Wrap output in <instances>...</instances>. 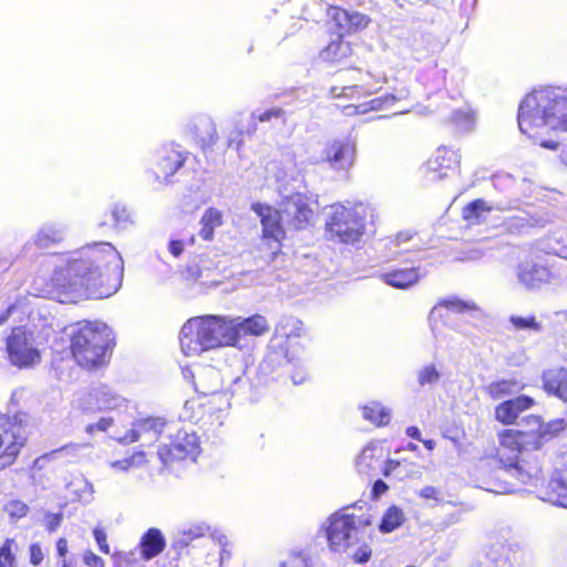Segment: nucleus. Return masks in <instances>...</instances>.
I'll use <instances>...</instances> for the list:
<instances>
[{
    "instance_id": "obj_1",
    "label": "nucleus",
    "mask_w": 567,
    "mask_h": 567,
    "mask_svg": "<svg viewBox=\"0 0 567 567\" xmlns=\"http://www.w3.org/2000/svg\"><path fill=\"white\" fill-rule=\"evenodd\" d=\"M123 261L110 243L86 245L56 266L43 285L47 297L76 303L92 293L110 296L122 282Z\"/></svg>"
},
{
    "instance_id": "obj_2",
    "label": "nucleus",
    "mask_w": 567,
    "mask_h": 567,
    "mask_svg": "<svg viewBox=\"0 0 567 567\" xmlns=\"http://www.w3.org/2000/svg\"><path fill=\"white\" fill-rule=\"evenodd\" d=\"M270 329L267 318L255 313L247 318L220 315L192 317L182 326L179 343L184 354L237 347L244 337H260Z\"/></svg>"
},
{
    "instance_id": "obj_3",
    "label": "nucleus",
    "mask_w": 567,
    "mask_h": 567,
    "mask_svg": "<svg viewBox=\"0 0 567 567\" xmlns=\"http://www.w3.org/2000/svg\"><path fill=\"white\" fill-rule=\"evenodd\" d=\"M317 206L316 200L301 192H293L284 196L279 208L267 203H252L250 209L259 218L261 226L260 256L268 261H274L281 255L284 241L287 238L284 216L289 229L302 231L316 224Z\"/></svg>"
},
{
    "instance_id": "obj_4",
    "label": "nucleus",
    "mask_w": 567,
    "mask_h": 567,
    "mask_svg": "<svg viewBox=\"0 0 567 567\" xmlns=\"http://www.w3.org/2000/svg\"><path fill=\"white\" fill-rule=\"evenodd\" d=\"M517 121L520 132L535 141L544 126L567 132V89L547 85L533 90L522 100Z\"/></svg>"
},
{
    "instance_id": "obj_5",
    "label": "nucleus",
    "mask_w": 567,
    "mask_h": 567,
    "mask_svg": "<svg viewBox=\"0 0 567 567\" xmlns=\"http://www.w3.org/2000/svg\"><path fill=\"white\" fill-rule=\"evenodd\" d=\"M369 525V519L353 514H332L324 527L330 550L347 554L355 563H367L371 557L365 542Z\"/></svg>"
},
{
    "instance_id": "obj_6",
    "label": "nucleus",
    "mask_w": 567,
    "mask_h": 567,
    "mask_svg": "<svg viewBox=\"0 0 567 567\" xmlns=\"http://www.w3.org/2000/svg\"><path fill=\"white\" fill-rule=\"evenodd\" d=\"M367 210L362 204H333L324 224L331 240L346 245L358 243L365 233Z\"/></svg>"
},
{
    "instance_id": "obj_7",
    "label": "nucleus",
    "mask_w": 567,
    "mask_h": 567,
    "mask_svg": "<svg viewBox=\"0 0 567 567\" xmlns=\"http://www.w3.org/2000/svg\"><path fill=\"white\" fill-rule=\"evenodd\" d=\"M181 369L184 378L190 381L197 392L205 395H212V403L217 404V413L210 415L209 429L215 431L219 429L226 419V411L229 408V399L226 393L219 392L221 378L219 372L213 367H204L197 362L182 364Z\"/></svg>"
},
{
    "instance_id": "obj_8",
    "label": "nucleus",
    "mask_w": 567,
    "mask_h": 567,
    "mask_svg": "<svg viewBox=\"0 0 567 567\" xmlns=\"http://www.w3.org/2000/svg\"><path fill=\"white\" fill-rule=\"evenodd\" d=\"M25 440L22 421L0 413V471L14 462Z\"/></svg>"
},
{
    "instance_id": "obj_9",
    "label": "nucleus",
    "mask_w": 567,
    "mask_h": 567,
    "mask_svg": "<svg viewBox=\"0 0 567 567\" xmlns=\"http://www.w3.org/2000/svg\"><path fill=\"white\" fill-rule=\"evenodd\" d=\"M125 399L106 385H99L89 391L79 393L72 402L75 411L95 413L105 410H115L123 406Z\"/></svg>"
},
{
    "instance_id": "obj_10",
    "label": "nucleus",
    "mask_w": 567,
    "mask_h": 567,
    "mask_svg": "<svg viewBox=\"0 0 567 567\" xmlns=\"http://www.w3.org/2000/svg\"><path fill=\"white\" fill-rule=\"evenodd\" d=\"M169 443L163 444L157 454L164 465H169L175 461L194 457L198 450V437L193 432L176 429L173 423L172 432H167Z\"/></svg>"
},
{
    "instance_id": "obj_11",
    "label": "nucleus",
    "mask_w": 567,
    "mask_h": 567,
    "mask_svg": "<svg viewBox=\"0 0 567 567\" xmlns=\"http://www.w3.org/2000/svg\"><path fill=\"white\" fill-rule=\"evenodd\" d=\"M357 158V143L351 137L328 141L322 150V162L331 169L348 174Z\"/></svg>"
},
{
    "instance_id": "obj_12",
    "label": "nucleus",
    "mask_w": 567,
    "mask_h": 567,
    "mask_svg": "<svg viewBox=\"0 0 567 567\" xmlns=\"http://www.w3.org/2000/svg\"><path fill=\"white\" fill-rule=\"evenodd\" d=\"M486 559L491 567H526L527 553L518 542L496 540L488 546Z\"/></svg>"
},
{
    "instance_id": "obj_13",
    "label": "nucleus",
    "mask_w": 567,
    "mask_h": 567,
    "mask_svg": "<svg viewBox=\"0 0 567 567\" xmlns=\"http://www.w3.org/2000/svg\"><path fill=\"white\" fill-rule=\"evenodd\" d=\"M461 155L458 151L447 146H439L424 164L425 173L435 181H440L458 172Z\"/></svg>"
},
{
    "instance_id": "obj_14",
    "label": "nucleus",
    "mask_w": 567,
    "mask_h": 567,
    "mask_svg": "<svg viewBox=\"0 0 567 567\" xmlns=\"http://www.w3.org/2000/svg\"><path fill=\"white\" fill-rule=\"evenodd\" d=\"M173 423L161 417L142 419L133 423V427L118 441L123 444L144 441L151 443L156 441L166 432H172Z\"/></svg>"
},
{
    "instance_id": "obj_15",
    "label": "nucleus",
    "mask_w": 567,
    "mask_h": 567,
    "mask_svg": "<svg viewBox=\"0 0 567 567\" xmlns=\"http://www.w3.org/2000/svg\"><path fill=\"white\" fill-rule=\"evenodd\" d=\"M74 364L89 372H96L106 368L109 360L106 357H55L51 363L59 379L72 378Z\"/></svg>"
},
{
    "instance_id": "obj_16",
    "label": "nucleus",
    "mask_w": 567,
    "mask_h": 567,
    "mask_svg": "<svg viewBox=\"0 0 567 567\" xmlns=\"http://www.w3.org/2000/svg\"><path fill=\"white\" fill-rule=\"evenodd\" d=\"M186 159V153L175 147H166L159 153L158 158L151 171L152 175L157 182H167L178 169L183 167Z\"/></svg>"
},
{
    "instance_id": "obj_17",
    "label": "nucleus",
    "mask_w": 567,
    "mask_h": 567,
    "mask_svg": "<svg viewBox=\"0 0 567 567\" xmlns=\"http://www.w3.org/2000/svg\"><path fill=\"white\" fill-rule=\"evenodd\" d=\"M327 14L336 27L346 33H355L371 23L369 16L358 11H348L340 6H329Z\"/></svg>"
},
{
    "instance_id": "obj_18",
    "label": "nucleus",
    "mask_w": 567,
    "mask_h": 567,
    "mask_svg": "<svg viewBox=\"0 0 567 567\" xmlns=\"http://www.w3.org/2000/svg\"><path fill=\"white\" fill-rule=\"evenodd\" d=\"M384 450L374 442L368 443L358 454L354 461L357 472L365 477H374L381 473Z\"/></svg>"
},
{
    "instance_id": "obj_19",
    "label": "nucleus",
    "mask_w": 567,
    "mask_h": 567,
    "mask_svg": "<svg viewBox=\"0 0 567 567\" xmlns=\"http://www.w3.org/2000/svg\"><path fill=\"white\" fill-rule=\"evenodd\" d=\"M530 425V434L535 450L540 449L546 442L559 435L567 429V419H556L548 423H542L535 415L527 417Z\"/></svg>"
},
{
    "instance_id": "obj_20",
    "label": "nucleus",
    "mask_w": 567,
    "mask_h": 567,
    "mask_svg": "<svg viewBox=\"0 0 567 567\" xmlns=\"http://www.w3.org/2000/svg\"><path fill=\"white\" fill-rule=\"evenodd\" d=\"M354 54L353 45L351 42L344 40V35L339 33L336 40H331L319 52L320 59L329 64L346 65L352 64Z\"/></svg>"
},
{
    "instance_id": "obj_21",
    "label": "nucleus",
    "mask_w": 567,
    "mask_h": 567,
    "mask_svg": "<svg viewBox=\"0 0 567 567\" xmlns=\"http://www.w3.org/2000/svg\"><path fill=\"white\" fill-rule=\"evenodd\" d=\"M543 499L567 508V461L554 473L547 484Z\"/></svg>"
},
{
    "instance_id": "obj_22",
    "label": "nucleus",
    "mask_w": 567,
    "mask_h": 567,
    "mask_svg": "<svg viewBox=\"0 0 567 567\" xmlns=\"http://www.w3.org/2000/svg\"><path fill=\"white\" fill-rule=\"evenodd\" d=\"M501 449L498 451L499 457H503L502 451L508 450L512 453H519L523 450H535L530 430L517 431L505 430L498 434Z\"/></svg>"
},
{
    "instance_id": "obj_23",
    "label": "nucleus",
    "mask_w": 567,
    "mask_h": 567,
    "mask_svg": "<svg viewBox=\"0 0 567 567\" xmlns=\"http://www.w3.org/2000/svg\"><path fill=\"white\" fill-rule=\"evenodd\" d=\"M33 342V333L27 327H14L7 338L8 354H39Z\"/></svg>"
},
{
    "instance_id": "obj_24",
    "label": "nucleus",
    "mask_w": 567,
    "mask_h": 567,
    "mask_svg": "<svg viewBox=\"0 0 567 567\" xmlns=\"http://www.w3.org/2000/svg\"><path fill=\"white\" fill-rule=\"evenodd\" d=\"M140 555L143 560L148 561L161 555L166 548V539L161 529L148 528L138 542Z\"/></svg>"
},
{
    "instance_id": "obj_25",
    "label": "nucleus",
    "mask_w": 567,
    "mask_h": 567,
    "mask_svg": "<svg viewBox=\"0 0 567 567\" xmlns=\"http://www.w3.org/2000/svg\"><path fill=\"white\" fill-rule=\"evenodd\" d=\"M420 278V268L414 266L392 269L381 275L383 282L396 289H408L417 284Z\"/></svg>"
},
{
    "instance_id": "obj_26",
    "label": "nucleus",
    "mask_w": 567,
    "mask_h": 567,
    "mask_svg": "<svg viewBox=\"0 0 567 567\" xmlns=\"http://www.w3.org/2000/svg\"><path fill=\"white\" fill-rule=\"evenodd\" d=\"M517 277L522 285L528 289H533L549 282L551 272L548 267L537 264H527L519 267Z\"/></svg>"
},
{
    "instance_id": "obj_27",
    "label": "nucleus",
    "mask_w": 567,
    "mask_h": 567,
    "mask_svg": "<svg viewBox=\"0 0 567 567\" xmlns=\"http://www.w3.org/2000/svg\"><path fill=\"white\" fill-rule=\"evenodd\" d=\"M115 347L113 332L106 326H97L92 322V338L90 339L91 354H106Z\"/></svg>"
},
{
    "instance_id": "obj_28",
    "label": "nucleus",
    "mask_w": 567,
    "mask_h": 567,
    "mask_svg": "<svg viewBox=\"0 0 567 567\" xmlns=\"http://www.w3.org/2000/svg\"><path fill=\"white\" fill-rule=\"evenodd\" d=\"M544 388L567 402V370H548L543 374Z\"/></svg>"
},
{
    "instance_id": "obj_29",
    "label": "nucleus",
    "mask_w": 567,
    "mask_h": 567,
    "mask_svg": "<svg viewBox=\"0 0 567 567\" xmlns=\"http://www.w3.org/2000/svg\"><path fill=\"white\" fill-rule=\"evenodd\" d=\"M503 474L514 477L523 484L535 485L540 480L542 471L538 466L526 468L523 464L511 461L504 468Z\"/></svg>"
},
{
    "instance_id": "obj_30",
    "label": "nucleus",
    "mask_w": 567,
    "mask_h": 567,
    "mask_svg": "<svg viewBox=\"0 0 567 567\" xmlns=\"http://www.w3.org/2000/svg\"><path fill=\"white\" fill-rule=\"evenodd\" d=\"M493 210L484 199L477 198L466 204L462 209V218L468 225H480L486 220V215Z\"/></svg>"
},
{
    "instance_id": "obj_31",
    "label": "nucleus",
    "mask_w": 567,
    "mask_h": 567,
    "mask_svg": "<svg viewBox=\"0 0 567 567\" xmlns=\"http://www.w3.org/2000/svg\"><path fill=\"white\" fill-rule=\"evenodd\" d=\"M199 236L205 241L214 239L215 229L224 224L223 213L215 207H209L205 210L200 218Z\"/></svg>"
},
{
    "instance_id": "obj_32",
    "label": "nucleus",
    "mask_w": 567,
    "mask_h": 567,
    "mask_svg": "<svg viewBox=\"0 0 567 567\" xmlns=\"http://www.w3.org/2000/svg\"><path fill=\"white\" fill-rule=\"evenodd\" d=\"M92 338V322L78 323L71 334L70 349L72 354L90 353V339Z\"/></svg>"
},
{
    "instance_id": "obj_33",
    "label": "nucleus",
    "mask_w": 567,
    "mask_h": 567,
    "mask_svg": "<svg viewBox=\"0 0 567 567\" xmlns=\"http://www.w3.org/2000/svg\"><path fill=\"white\" fill-rule=\"evenodd\" d=\"M68 491L73 495V499L83 504H89L93 501L94 487L93 484L82 475L75 476L66 485Z\"/></svg>"
},
{
    "instance_id": "obj_34",
    "label": "nucleus",
    "mask_w": 567,
    "mask_h": 567,
    "mask_svg": "<svg viewBox=\"0 0 567 567\" xmlns=\"http://www.w3.org/2000/svg\"><path fill=\"white\" fill-rule=\"evenodd\" d=\"M363 417L371 423L381 426L386 425L391 420V412L380 402H370L362 410Z\"/></svg>"
},
{
    "instance_id": "obj_35",
    "label": "nucleus",
    "mask_w": 567,
    "mask_h": 567,
    "mask_svg": "<svg viewBox=\"0 0 567 567\" xmlns=\"http://www.w3.org/2000/svg\"><path fill=\"white\" fill-rule=\"evenodd\" d=\"M195 133L203 147L215 144L218 140V133L215 123L209 118H204L195 126Z\"/></svg>"
},
{
    "instance_id": "obj_36",
    "label": "nucleus",
    "mask_w": 567,
    "mask_h": 567,
    "mask_svg": "<svg viewBox=\"0 0 567 567\" xmlns=\"http://www.w3.org/2000/svg\"><path fill=\"white\" fill-rule=\"evenodd\" d=\"M105 217L106 219L101 223V226L123 228L132 221L130 212L122 205H115Z\"/></svg>"
},
{
    "instance_id": "obj_37",
    "label": "nucleus",
    "mask_w": 567,
    "mask_h": 567,
    "mask_svg": "<svg viewBox=\"0 0 567 567\" xmlns=\"http://www.w3.org/2000/svg\"><path fill=\"white\" fill-rule=\"evenodd\" d=\"M429 320L432 330L440 332L444 327L451 324L452 315L446 310L443 303L437 301L430 312Z\"/></svg>"
},
{
    "instance_id": "obj_38",
    "label": "nucleus",
    "mask_w": 567,
    "mask_h": 567,
    "mask_svg": "<svg viewBox=\"0 0 567 567\" xmlns=\"http://www.w3.org/2000/svg\"><path fill=\"white\" fill-rule=\"evenodd\" d=\"M404 522V513L398 506H391L384 513L380 523V530L382 533H391L402 525Z\"/></svg>"
},
{
    "instance_id": "obj_39",
    "label": "nucleus",
    "mask_w": 567,
    "mask_h": 567,
    "mask_svg": "<svg viewBox=\"0 0 567 567\" xmlns=\"http://www.w3.org/2000/svg\"><path fill=\"white\" fill-rule=\"evenodd\" d=\"M209 532V526L205 523L185 525L179 529L181 538L178 544L187 546L189 542L200 538Z\"/></svg>"
},
{
    "instance_id": "obj_40",
    "label": "nucleus",
    "mask_w": 567,
    "mask_h": 567,
    "mask_svg": "<svg viewBox=\"0 0 567 567\" xmlns=\"http://www.w3.org/2000/svg\"><path fill=\"white\" fill-rule=\"evenodd\" d=\"M146 463V455L144 452H135L127 458L112 461L109 463L110 467L116 472H128L131 468L141 467Z\"/></svg>"
},
{
    "instance_id": "obj_41",
    "label": "nucleus",
    "mask_w": 567,
    "mask_h": 567,
    "mask_svg": "<svg viewBox=\"0 0 567 567\" xmlns=\"http://www.w3.org/2000/svg\"><path fill=\"white\" fill-rule=\"evenodd\" d=\"M508 321L516 331L538 332L542 330V323L537 320L536 316L534 315L527 317L511 316L508 318Z\"/></svg>"
},
{
    "instance_id": "obj_42",
    "label": "nucleus",
    "mask_w": 567,
    "mask_h": 567,
    "mask_svg": "<svg viewBox=\"0 0 567 567\" xmlns=\"http://www.w3.org/2000/svg\"><path fill=\"white\" fill-rule=\"evenodd\" d=\"M520 388L522 386L516 381L502 380L491 383L488 385V393L493 399L499 400Z\"/></svg>"
},
{
    "instance_id": "obj_43",
    "label": "nucleus",
    "mask_w": 567,
    "mask_h": 567,
    "mask_svg": "<svg viewBox=\"0 0 567 567\" xmlns=\"http://www.w3.org/2000/svg\"><path fill=\"white\" fill-rule=\"evenodd\" d=\"M394 102V97L388 94L373 97L362 104L355 106L358 113H367L369 111L383 110Z\"/></svg>"
},
{
    "instance_id": "obj_44",
    "label": "nucleus",
    "mask_w": 567,
    "mask_h": 567,
    "mask_svg": "<svg viewBox=\"0 0 567 567\" xmlns=\"http://www.w3.org/2000/svg\"><path fill=\"white\" fill-rule=\"evenodd\" d=\"M439 302L443 303L451 315L465 313L476 308L474 302H468L457 297L442 299Z\"/></svg>"
},
{
    "instance_id": "obj_45",
    "label": "nucleus",
    "mask_w": 567,
    "mask_h": 567,
    "mask_svg": "<svg viewBox=\"0 0 567 567\" xmlns=\"http://www.w3.org/2000/svg\"><path fill=\"white\" fill-rule=\"evenodd\" d=\"M496 419L503 423H513L518 416L512 401L501 403L495 410Z\"/></svg>"
},
{
    "instance_id": "obj_46",
    "label": "nucleus",
    "mask_w": 567,
    "mask_h": 567,
    "mask_svg": "<svg viewBox=\"0 0 567 567\" xmlns=\"http://www.w3.org/2000/svg\"><path fill=\"white\" fill-rule=\"evenodd\" d=\"M441 372L435 364L423 367L417 373L420 385L432 384L440 379Z\"/></svg>"
},
{
    "instance_id": "obj_47",
    "label": "nucleus",
    "mask_w": 567,
    "mask_h": 567,
    "mask_svg": "<svg viewBox=\"0 0 567 567\" xmlns=\"http://www.w3.org/2000/svg\"><path fill=\"white\" fill-rule=\"evenodd\" d=\"M6 512L10 515V517L19 519L28 514L29 507L23 502L13 499L6 505Z\"/></svg>"
},
{
    "instance_id": "obj_48",
    "label": "nucleus",
    "mask_w": 567,
    "mask_h": 567,
    "mask_svg": "<svg viewBox=\"0 0 567 567\" xmlns=\"http://www.w3.org/2000/svg\"><path fill=\"white\" fill-rule=\"evenodd\" d=\"M12 539H7L0 548V567H13Z\"/></svg>"
},
{
    "instance_id": "obj_49",
    "label": "nucleus",
    "mask_w": 567,
    "mask_h": 567,
    "mask_svg": "<svg viewBox=\"0 0 567 567\" xmlns=\"http://www.w3.org/2000/svg\"><path fill=\"white\" fill-rule=\"evenodd\" d=\"M10 364L18 369H31L40 362V357H7Z\"/></svg>"
},
{
    "instance_id": "obj_50",
    "label": "nucleus",
    "mask_w": 567,
    "mask_h": 567,
    "mask_svg": "<svg viewBox=\"0 0 567 567\" xmlns=\"http://www.w3.org/2000/svg\"><path fill=\"white\" fill-rule=\"evenodd\" d=\"M280 567H311L309 559L302 554L289 555L280 565Z\"/></svg>"
},
{
    "instance_id": "obj_51",
    "label": "nucleus",
    "mask_w": 567,
    "mask_h": 567,
    "mask_svg": "<svg viewBox=\"0 0 567 567\" xmlns=\"http://www.w3.org/2000/svg\"><path fill=\"white\" fill-rule=\"evenodd\" d=\"M113 424L112 417H102L95 423L86 425L85 431L89 434H93L95 431L106 432Z\"/></svg>"
},
{
    "instance_id": "obj_52",
    "label": "nucleus",
    "mask_w": 567,
    "mask_h": 567,
    "mask_svg": "<svg viewBox=\"0 0 567 567\" xmlns=\"http://www.w3.org/2000/svg\"><path fill=\"white\" fill-rule=\"evenodd\" d=\"M93 535L99 545L100 550L104 554H110V546L107 544V537L105 532L101 528H94Z\"/></svg>"
},
{
    "instance_id": "obj_53",
    "label": "nucleus",
    "mask_w": 567,
    "mask_h": 567,
    "mask_svg": "<svg viewBox=\"0 0 567 567\" xmlns=\"http://www.w3.org/2000/svg\"><path fill=\"white\" fill-rule=\"evenodd\" d=\"M511 401L515 406L517 414L524 410L529 409L534 404V400L527 395H522Z\"/></svg>"
},
{
    "instance_id": "obj_54",
    "label": "nucleus",
    "mask_w": 567,
    "mask_h": 567,
    "mask_svg": "<svg viewBox=\"0 0 567 567\" xmlns=\"http://www.w3.org/2000/svg\"><path fill=\"white\" fill-rule=\"evenodd\" d=\"M511 401L515 406L517 414L524 410L529 409L534 404V400L527 395H522Z\"/></svg>"
},
{
    "instance_id": "obj_55",
    "label": "nucleus",
    "mask_w": 567,
    "mask_h": 567,
    "mask_svg": "<svg viewBox=\"0 0 567 567\" xmlns=\"http://www.w3.org/2000/svg\"><path fill=\"white\" fill-rule=\"evenodd\" d=\"M83 561L89 567H104L103 559L92 551H86L84 554Z\"/></svg>"
},
{
    "instance_id": "obj_56",
    "label": "nucleus",
    "mask_w": 567,
    "mask_h": 567,
    "mask_svg": "<svg viewBox=\"0 0 567 567\" xmlns=\"http://www.w3.org/2000/svg\"><path fill=\"white\" fill-rule=\"evenodd\" d=\"M399 466H400L399 461L391 460V458L385 460V457H384L380 474H383L384 476L388 477V476L392 475Z\"/></svg>"
},
{
    "instance_id": "obj_57",
    "label": "nucleus",
    "mask_w": 567,
    "mask_h": 567,
    "mask_svg": "<svg viewBox=\"0 0 567 567\" xmlns=\"http://www.w3.org/2000/svg\"><path fill=\"white\" fill-rule=\"evenodd\" d=\"M62 515L49 513L45 515V526L49 532H54L61 524Z\"/></svg>"
},
{
    "instance_id": "obj_58",
    "label": "nucleus",
    "mask_w": 567,
    "mask_h": 567,
    "mask_svg": "<svg viewBox=\"0 0 567 567\" xmlns=\"http://www.w3.org/2000/svg\"><path fill=\"white\" fill-rule=\"evenodd\" d=\"M284 116V111L281 109H271L262 112L258 115L257 120L259 122H266L271 118H279Z\"/></svg>"
},
{
    "instance_id": "obj_59",
    "label": "nucleus",
    "mask_w": 567,
    "mask_h": 567,
    "mask_svg": "<svg viewBox=\"0 0 567 567\" xmlns=\"http://www.w3.org/2000/svg\"><path fill=\"white\" fill-rule=\"evenodd\" d=\"M43 559L41 547L38 544H33L30 547V561L32 565L38 566Z\"/></svg>"
},
{
    "instance_id": "obj_60",
    "label": "nucleus",
    "mask_w": 567,
    "mask_h": 567,
    "mask_svg": "<svg viewBox=\"0 0 567 567\" xmlns=\"http://www.w3.org/2000/svg\"><path fill=\"white\" fill-rule=\"evenodd\" d=\"M419 495L422 497V498H425V499H435L437 501L439 497V492L435 487L433 486H425L423 487L420 492H419Z\"/></svg>"
},
{
    "instance_id": "obj_61",
    "label": "nucleus",
    "mask_w": 567,
    "mask_h": 567,
    "mask_svg": "<svg viewBox=\"0 0 567 567\" xmlns=\"http://www.w3.org/2000/svg\"><path fill=\"white\" fill-rule=\"evenodd\" d=\"M169 251L173 256L178 257L184 251V244L182 240L174 239L169 241Z\"/></svg>"
},
{
    "instance_id": "obj_62",
    "label": "nucleus",
    "mask_w": 567,
    "mask_h": 567,
    "mask_svg": "<svg viewBox=\"0 0 567 567\" xmlns=\"http://www.w3.org/2000/svg\"><path fill=\"white\" fill-rule=\"evenodd\" d=\"M132 556L133 553L117 551L113 555V558L115 564H122L131 561Z\"/></svg>"
},
{
    "instance_id": "obj_63",
    "label": "nucleus",
    "mask_w": 567,
    "mask_h": 567,
    "mask_svg": "<svg viewBox=\"0 0 567 567\" xmlns=\"http://www.w3.org/2000/svg\"><path fill=\"white\" fill-rule=\"evenodd\" d=\"M386 491H388V485L383 481L378 480V481L374 482L373 494L375 496H380L383 493H385Z\"/></svg>"
},
{
    "instance_id": "obj_64",
    "label": "nucleus",
    "mask_w": 567,
    "mask_h": 567,
    "mask_svg": "<svg viewBox=\"0 0 567 567\" xmlns=\"http://www.w3.org/2000/svg\"><path fill=\"white\" fill-rule=\"evenodd\" d=\"M56 549L60 556H65L68 553V543L64 538H60L56 543Z\"/></svg>"
}]
</instances>
